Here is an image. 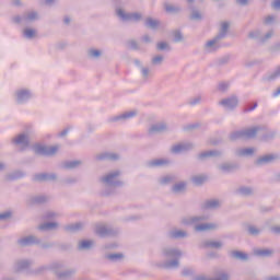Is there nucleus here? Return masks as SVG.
Instances as JSON below:
<instances>
[{
  "label": "nucleus",
  "instance_id": "nucleus-1",
  "mask_svg": "<svg viewBox=\"0 0 280 280\" xmlns=\"http://www.w3.org/2000/svg\"><path fill=\"white\" fill-rule=\"evenodd\" d=\"M206 220H209V217L207 215H195V217H184L180 220V223L184 224V226H194V231L196 233H205L206 231H215L218 229V224L215 223H200L205 222Z\"/></svg>",
  "mask_w": 280,
  "mask_h": 280
},
{
  "label": "nucleus",
  "instance_id": "nucleus-2",
  "mask_svg": "<svg viewBox=\"0 0 280 280\" xmlns=\"http://www.w3.org/2000/svg\"><path fill=\"white\" fill-rule=\"evenodd\" d=\"M120 177L121 171L114 170L100 177V180L105 187H124V182L119 179Z\"/></svg>",
  "mask_w": 280,
  "mask_h": 280
},
{
  "label": "nucleus",
  "instance_id": "nucleus-3",
  "mask_svg": "<svg viewBox=\"0 0 280 280\" xmlns=\"http://www.w3.org/2000/svg\"><path fill=\"white\" fill-rule=\"evenodd\" d=\"M62 268H65V262L54 261L50 264L42 265L35 269H32V271H30V275L38 277L47 272H56V270H62Z\"/></svg>",
  "mask_w": 280,
  "mask_h": 280
},
{
  "label": "nucleus",
  "instance_id": "nucleus-4",
  "mask_svg": "<svg viewBox=\"0 0 280 280\" xmlns=\"http://www.w3.org/2000/svg\"><path fill=\"white\" fill-rule=\"evenodd\" d=\"M262 130L261 127H249L247 129L234 131L230 135L231 141H237V139H255L257 137V132Z\"/></svg>",
  "mask_w": 280,
  "mask_h": 280
},
{
  "label": "nucleus",
  "instance_id": "nucleus-5",
  "mask_svg": "<svg viewBox=\"0 0 280 280\" xmlns=\"http://www.w3.org/2000/svg\"><path fill=\"white\" fill-rule=\"evenodd\" d=\"M116 16L120 19V21L131 23H140V21H143V14L140 12H126L121 8L116 9Z\"/></svg>",
  "mask_w": 280,
  "mask_h": 280
},
{
  "label": "nucleus",
  "instance_id": "nucleus-6",
  "mask_svg": "<svg viewBox=\"0 0 280 280\" xmlns=\"http://www.w3.org/2000/svg\"><path fill=\"white\" fill-rule=\"evenodd\" d=\"M96 234L100 237H115V235H119V229L106 224H97Z\"/></svg>",
  "mask_w": 280,
  "mask_h": 280
},
{
  "label": "nucleus",
  "instance_id": "nucleus-7",
  "mask_svg": "<svg viewBox=\"0 0 280 280\" xmlns=\"http://www.w3.org/2000/svg\"><path fill=\"white\" fill-rule=\"evenodd\" d=\"M14 97L16 104L23 105L27 104V102L34 97V94L32 93V90L22 88L14 92Z\"/></svg>",
  "mask_w": 280,
  "mask_h": 280
},
{
  "label": "nucleus",
  "instance_id": "nucleus-8",
  "mask_svg": "<svg viewBox=\"0 0 280 280\" xmlns=\"http://www.w3.org/2000/svg\"><path fill=\"white\" fill-rule=\"evenodd\" d=\"M254 128H262L257 131V135H258L260 141H264L265 143H268V141H272V139H275V137H277V132L268 129V127H266V125L254 126Z\"/></svg>",
  "mask_w": 280,
  "mask_h": 280
},
{
  "label": "nucleus",
  "instance_id": "nucleus-9",
  "mask_svg": "<svg viewBox=\"0 0 280 280\" xmlns=\"http://www.w3.org/2000/svg\"><path fill=\"white\" fill-rule=\"evenodd\" d=\"M219 106H222L225 110H235L240 106V98L237 95L228 96L219 102Z\"/></svg>",
  "mask_w": 280,
  "mask_h": 280
},
{
  "label": "nucleus",
  "instance_id": "nucleus-10",
  "mask_svg": "<svg viewBox=\"0 0 280 280\" xmlns=\"http://www.w3.org/2000/svg\"><path fill=\"white\" fill-rule=\"evenodd\" d=\"M34 266V260L32 259H20L16 260L14 264V271L15 272H26L30 275L32 272V267Z\"/></svg>",
  "mask_w": 280,
  "mask_h": 280
},
{
  "label": "nucleus",
  "instance_id": "nucleus-11",
  "mask_svg": "<svg viewBox=\"0 0 280 280\" xmlns=\"http://www.w3.org/2000/svg\"><path fill=\"white\" fill-rule=\"evenodd\" d=\"M276 161H279V154L269 153L256 159L254 165L257 167H262V165H270V163H275Z\"/></svg>",
  "mask_w": 280,
  "mask_h": 280
},
{
  "label": "nucleus",
  "instance_id": "nucleus-12",
  "mask_svg": "<svg viewBox=\"0 0 280 280\" xmlns=\"http://www.w3.org/2000/svg\"><path fill=\"white\" fill-rule=\"evenodd\" d=\"M55 275L58 280H73L75 275H78V269L77 268H68L65 270L56 269Z\"/></svg>",
  "mask_w": 280,
  "mask_h": 280
},
{
  "label": "nucleus",
  "instance_id": "nucleus-13",
  "mask_svg": "<svg viewBox=\"0 0 280 280\" xmlns=\"http://www.w3.org/2000/svg\"><path fill=\"white\" fill-rule=\"evenodd\" d=\"M196 148V144L192 142H182L178 144H175L171 148L172 154H183V152H190V150H194Z\"/></svg>",
  "mask_w": 280,
  "mask_h": 280
},
{
  "label": "nucleus",
  "instance_id": "nucleus-14",
  "mask_svg": "<svg viewBox=\"0 0 280 280\" xmlns=\"http://www.w3.org/2000/svg\"><path fill=\"white\" fill-rule=\"evenodd\" d=\"M137 115H139V112L137 109H132L129 112H125L120 115L110 117L109 121L112 124L115 121H128V119H133V117H137Z\"/></svg>",
  "mask_w": 280,
  "mask_h": 280
},
{
  "label": "nucleus",
  "instance_id": "nucleus-15",
  "mask_svg": "<svg viewBox=\"0 0 280 280\" xmlns=\"http://www.w3.org/2000/svg\"><path fill=\"white\" fill-rule=\"evenodd\" d=\"M172 165V161L170 159H153L147 162L145 166L149 170H156V167H167Z\"/></svg>",
  "mask_w": 280,
  "mask_h": 280
},
{
  "label": "nucleus",
  "instance_id": "nucleus-16",
  "mask_svg": "<svg viewBox=\"0 0 280 280\" xmlns=\"http://www.w3.org/2000/svg\"><path fill=\"white\" fill-rule=\"evenodd\" d=\"M19 246L25 247V246H38L40 244V238L35 235H28L24 236L20 240H18Z\"/></svg>",
  "mask_w": 280,
  "mask_h": 280
},
{
  "label": "nucleus",
  "instance_id": "nucleus-17",
  "mask_svg": "<svg viewBox=\"0 0 280 280\" xmlns=\"http://www.w3.org/2000/svg\"><path fill=\"white\" fill-rule=\"evenodd\" d=\"M133 65H136V67H138V69L140 70L143 82H148L150 78H152V70H150L149 67L143 66V63H141V60L135 59Z\"/></svg>",
  "mask_w": 280,
  "mask_h": 280
},
{
  "label": "nucleus",
  "instance_id": "nucleus-18",
  "mask_svg": "<svg viewBox=\"0 0 280 280\" xmlns=\"http://www.w3.org/2000/svg\"><path fill=\"white\" fill-rule=\"evenodd\" d=\"M58 152V147H45V145H36L35 153L40 154L42 156H54Z\"/></svg>",
  "mask_w": 280,
  "mask_h": 280
},
{
  "label": "nucleus",
  "instance_id": "nucleus-19",
  "mask_svg": "<svg viewBox=\"0 0 280 280\" xmlns=\"http://www.w3.org/2000/svg\"><path fill=\"white\" fill-rule=\"evenodd\" d=\"M220 40L217 36L213 37V39L208 40L205 46V52L206 54H213V51H218L220 49Z\"/></svg>",
  "mask_w": 280,
  "mask_h": 280
},
{
  "label": "nucleus",
  "instance_id": "nucleus-20",
  "mask_svg": "<svg viewBox=\"0 0 280 280\" xmlns=\"http://www.w3.org/2000/svg\"><path fill=\"white\" fill-rule=\"evenodd\" d=\"M121 155L115 152H102L95 155L96 161H119Z\"/></svg>",
  "mask_w": 280,
  "mask_h": 280
},
{
  "label": "nucleus",
  "instance_id": "nucleus-21",
  "mask_svg": "<svg viewBox=\"0 0 280 280\" xmlns=\"http://www.w3.org/2000/svg\"><path fill=\"white\" fill-rule=\"evenodd\" d=\"M162 253L164 257H167L168 259H178L182 257L183 252L176 247H166L162 249Z\"/></svg>",
  "mask_w": 280,
  "mask_h": 280
},
{
  "label": "nucleus",
  "instance_id": "nucleus-22",
  "mask_svg": "<svg viewBox=\"0 0 280 280\" xmlns=\"http://www.w3.org/2000/svg\"><path fill=\"white\" fill-rule=\"evenodd\" d=\"M167 124L166 122H156L150 126L148 129L149 135H161V132H166Z\"/></svg>",
  "mask_w": 280,
  "mask_h": 280
},
{
  "label": "nucleus",
  "instance_id": "nucleus-23",
  "mask_svg": "<svg viewBox=\"0 0 280 280\" xmlns=\"http://www.w3.org/2000/svg\"><path fill=\"white\" fill-rule=\"evenodd\" d=\"M14 145H21L22 148H30V136L27 133H20L12 139Z\"/></svg>",
  "mask_w": 280,
  "mask_h": 280
},
{
  "label": "nucleus",
  "instance_id": "nucleus-24",
  "mask_svg": "<svg viewBox=\"0 0 280 280\" xmlns=\"http://www.w3.org/2000/svg\"><path fill=\"white\" fill-rule=\"evenodd\" d=\"M222 156V151L219 150H210L201 152L198 155L199 161H205L206 159H215Z\"/></svg>",
  "mask_w": 280,
  "mask_h": 280
},
{
  "label": "nucleus",
  "instance_id": "nucleus-25",
  "mask_svg": "<svg viewBox=\"0 0 280 280\" xmlns=\"http://www.w3.org/2000/svg\"><path fill=\"white\" fill-rule=\"evenodd\" d=\"M218 170L219 172H221V174H232V172H235V170H237V164L225 162L219 164Z\"/></svg>",
  "mask_w": 280,
  "mask_h": 280
},
{
  "label": "nucleus",
  "instance_id": "nucleus-26",
  "mask_svg": "<svg viewBox=\"0 0 280 280\" xmlns=\"http://www.w3.org/2000/svg\"><path fill=\"white\" fill-rule=\"evenodd\" d=\"M187 231L183 230H172L168 232V237L171 240H185V237H188Z\"/></svg>",
  "mask_w": 280,
  "mask_h": 280
},
{
  "label": "nucleus",
  "instance_id": "nucleus-27",
  "mask_svg": "<svg viewBox=\"0 0 280 280\" xmlns=\"http://www.w3.org/2000/svg\"><path fill=\"white\" fill-rule=\"evenodd\" d=\"M63 229L65 231H67V233H78L79 231H82V229H84V223H70L65 225Z\"/></svg>",
  "mask_w": 280,
  "mask_h": 280
},
{
  "label": "nucleus",
  "instance_id": "nucleus-28",
  "mask_svg": "<svg viewBox=\"0 0 280 280\" xmlns=\"http://www.w3.org/2000/svg\"><path fill=\"white\" fill-rule=\"evenodd\" d=\"M171 191L173 194H185V191H187V182L183 180L174 184Z\"/></svg>",
  "mask_w": 280,
  "mask_h": 280
},
{
  "label": "nucleus",
  "instance_id": "nucleus-29",
  "mask_svg": "<svg viewBox=\"0 0 280 280\" xmlns=\"http://www.w3.org/2000/svg\"><path fill=\"white\" fill-rule=\"evenodd\" d=\"M5 180H21V178H25V172L23 171H13L5 175Z\"/></svg>",
  "mask_w": 280,
  "mask_h": 280
},
{
  "label": "nucleus",
  "instance_id": "nucleus-30",
  "mask_svg": "<svg viewBox=\"0 0 280 280\" xmlns=\"http://www.w3.org/2000/svg\"><path fill=\"white\" fill-rule=\"evenodd\" d=\"M24 25L28 23H34V21H38V12L36 11H28L23 14Z\"/></svg>",
  "mask_w": 280,
  "mask_h": 280
},
{
  "label": "nucleus",
  "instance_id": "nucleus-31",
  "mask_svg": "<svg viewBox=\"0 0 280 280\" xmlns=\"http://www.w3.org/2000/svg\"><path fill=\"white\" fill-rule=\"evenodd\" d=\"M254 255L256 257H261V258L272 257V255H275V250L268 249V248H256L254 249Z\"/></svg>",
  "mask_w": 280,
  "mask_h": 280
},
{
  "label": "nucleus",
  "instance_id": "nucleus-32",
  "mask_svg": "<svg viewBox=\"0 0 280 280\" xmlns=\"http://www.w3.org/2000/svg\"><path fill=\"white\" fill-rule=\"evenodd\" d=\"M104 52L97 48H89L88 49V58L90 60H100Z\"/></svg>",
  "mask_w": 280,
  "mask_h": 280
},
{
  "label": "nucleus",
  "instance_id": "nucleus-33",
  "mask_svg": "<svg viewBox=\"0 0 280 280\" xmlns=\"http://www.w3.org/2000/svg\"><path fill=\"white\" fill-rule=\"evenodd\" d=\"M230 257L232 259H237L238 261H248V254L240 250L230 252Z\"/></svg>",
  "mask_w": 280,
  "mask_h": 280
},
{
  "label": "nucleus",
  "instance_id": "nucleus-34",
  "mask_svg": "<svg viewBox=\"0 0 280 280\" xmlns=\"http://www.w3.org/2000/svg\"><path fill=\"white\" fill-rule=\"evenodd\" d=\"M231 27V24L229 22H223L221 24L219 34L217 35V37L221 40H224V38H226V34H229V28Z\"/></svg>",
  "mask_w": 280,
  "mask_h": 280
},
{
  "label": "nucleus",
  "instance_id": "nucleus-35",
  "mask_svg": "<svg viewBox=\"0 0 280 280\" xmlns=\"http://www.w3.org/2000/svg\"><path fill=\"white\" fill-rule=\"evenodd\" d=\"M202 209H220V200L208 199L202 203Z\"/></svg>",
  "mask_w": 280,
  "mask_h": 280
},
{
  "label": "nucleus",
  "instance_id": "nucleus-36",
  "mask_svg": "<svg viewBox=\"0 0 280 280\" xmlns=\"http://www.w3.org/2000/svg\"><path fill=\"white\" fill-rule=\"evenodd\" d=\"M178 180V177L176 175H166L159 178L160 185H170L172 183H176Z\"/></svg>",
  "mask_w": 280,
  "mask_h": 280
},
{
  "label": "nucleus",
  "instance_id": "nucleus-37",
  "mask_svg": "<svg viewBox=\"0 0 280 280\" xmlns=\"http://www.w3.org/2000/svg\"><path fill=\"white\" fill-rule=\"evenodd\" d=\"M95 245V242L93 241H80L78 244V250H91L93 246Z\"/></svg>",
  "mask_w": 280,
  "mask_h": 280
},
{
  "label": "nucleus",
  "instance_id": "nucleus-38",
  "mask_svg": "<svg viewBox=\"0 0 280 280\" xmlns=\"http://www.w3.org/2000/svg\"><path fill=\"white\" fill-rule=\"evenodd\" d=\"M235 154L236 156H253L255 154V149L253 148L236 149Z\"/></svg>",
  "mask_w": 280,
  "mask_h": 280
},
{
  "label": "nucleus",
  "instance_id": "nucleus-39",
  "mask_svg": "<svg viewBox=\"0 0 280 280\" xmlns=\"http://www.w3.org/2000/svg\"><path fill=\"white\" fill-rule=\"evenodd\" d=\"M145 27L149 30H158L159 25H161V22L159 20L152 19V18H147L144 21Z\"/></svg>",
  "mask_w": 280,
  "mask_h": 280
},
{
  "label": "nucleus",
  "instance_id": "nucleus-40",
  "mask_svg": "<svg viewBox=\"0 0 280 280\" xmlns=\"http://www.w3.org/2000/svg\"><path fill=\"white\" fill-rule=\"evenodd\" d=\"M164 9L165 12H167L168 14H178V12H180V7L178 5H174V4H170V3H164Z\"/></svg>",
  "mask_w": 280,
  "mask_h": 280
},
{
  "label": "nucleus",
  "instance_id": "nucleus-41",
  "mask_svg": "<svg viewBox=\"0 0 280 280\" xmlns=\"http://www.w3.org/2000/svg\"><path fill=\"white\" fill-rule=\"evenodd\" d=\"M180 266V262L178 261V258H173L172 260H167L164 262L163 268L166 270H172L174 268H178Z\"/></svg>",
  "mask_w": 280,
  "mask_h": 280
},
{
  "label": "nucleus",
  "instance_id": "nucleus-42",
  "mask_svg": "<svg viewBox=\"0 0 280 280\" xmlns=\"http://www.w3.org/2000/svg\"><path fill=\"white\" fill-rule=\"evenodd\" d=\"M236 191L237 194H240V196H253V194H255V190L253 189V187H246V186L240 187Z\"/></svg>",
  "mask_w": 280,
  "mask_h": 280
},
{
  "label": "nucleus",
  "instance_id": "nucleus-43",
  "mask_svg": "<svg viewBox=\"0 0 280 280\" xmlns=\"http://www.w3.org/2000/svg\"><path fill=\"white\" fill-rule=\"evenodd\" d=\"M58 226V223L56 222H46L38 226L39 231H54Z\"/></svg>",
  "mask_w": 280,
  "mask_h": 280
},
{
  "label": "nucleus",
  "instance_id": "nucleus-44",
  "mask_svg": "<svg viewBox=\"0 0 280 280\" xmlns=\"http://www.w3.org/2000/svg\"><path fill=\"white\" fill-rule=\"evenodd\" d=\"M23 38L27 40H32V38L36 37V30L34 28H24L22 33Z\"/></svg>",
  "mask_w": 280,
  "mask_h": 280
},
{
  "label": "nucleus",
  "instance_id": "nucleus-45",
  "mask_svg": "<svg viewBox=\"0 0 280 280\" xmlns=\"http://www.w3.org/2000/svg\"><path fill=\"white\" fill-rule=\"evenodd\" d=\"M82 165L81 161L74 160V161H68L63 163L65 170H75V167H80Z\"/></svg>",
  "mask_w": 280,
  "mask_h": 280
},
{
  "label": "nucleus",
  "instance_id": "nucleus-46",
  "mask_svg": "<svg viewBox=\"0 0 280 280\" xmlns=\"http://www.w3.org/2000/svg\"><path fill=\"white\" fill-rule=\"evenodd\" d=\"M206 248H222V242L220 241H206L203 243Z\"/></svg>",
  "mask_w": 280,
  "mask_h": 280
},
{
  "label": "nucleus",
  "instance_id": "nucleus-47",
  "mask_svg": "<svg viewBox=\"0 0 280 280\" xmlns=\"http://www.w3.org/2000/svg\"><path fill=\"white\" fill-rule=\"evenodd\" d=\"M247 233L249 235H253L254 237H257V235H260L261 229L255 226V225H248L247 226Z\"/></svg>",
  "mask_w": 280,
  "mask_h": 280
},
{
  "label": "nucleus",
  "instance_id": "nucleus-48",
  "mask_svg": "<svg viewBox=\"0 0 280 280\" xmlns=\"http://www.w3.org/2000/svg\"><path fill=\"white\" fill-rule=\"evenodd\" d=\"M231 62V55H224L223 57L217 59L218 67H224V65H229Z\"/></svg>",
  "mask_w": 280,
  "mask_h": 280
},
{
  "label": "nucleus",
  "instance_id": "nucleus-49",
  "mask_svg": "<svg viewBox=\"0 0 280 280\" xmlns=\"http://www.w3.org/2000/svg\"><path fill=\"white\" fill-rule=\"evenodd\" d=\"M163 60H165V58L162 55H158L151 59V65H153V67H161Z\"/></svg>",
  "mask_w": 280,
  "mask_h": 280
},
{
  "label": "nucleus",
  "instance_id": "nucleus-50",
  "mask_svg": "<svg viewBox=\"0 0 280 280\" xmlns=\"http://www.w3.org/2000/svg\"><path fill=\"white\" fill-rule=\"evenodd\" d=\"M202 102V96L197 95L194 97H190L187 102L188 106H198Z\"/></svg>",
  "mask_w": 280,
  "mask_h": 280
},
{
  "label": "nucleus",
  "instance_id": "nucleus-51",
  "mask_svg": "<svg viewBox=\"0 0 280 280\" xmlns=\"http://www.w3.org/2000/svg\"><path fill=\"white\" fill-rule=\"evenodd\" d=\"M105 259H108L109 261H119L120 259H124V254H107Z\"/></svg>",
  "mask_w": 280,
  "mask_h": 280
},
{
  "label": "nucleus",
  "instance_id": "nucleus-52",
  "mask_svg": "<svg viewBox=\"0 0 280 280\" xmlns=\"http://www.w3.org/2000/svg\"><path fill=\"white\" fill-rule=\"evenodd\" d=\"M229 89H231V83L229 82L223 81L218 84V91H220V93H226Z\"/></svg>",
  "mask_w": 280,
  "mask_h": 280
},
{
  "label": "nucleus",
  "instance_id": "nucleus-53",
  "mask_svg": "<svg viewBox=\"0 0 280 280\" xmlns=\"http://www.w3.org/2000/svg\"><path fill=\"white\" fill-rule=\"evenodd\" d=\"M158 51H170L171 47L167 42H160L156 44Z\"/></svg>",
  "mask_w": 280,
  "mask_h": 280
},
{
  "label": "nucleus",
  "instance_id": "nucleus-54",
  "mask_svg": "<svg viewBox=\"0 0 280 280\" xmlns=\"http://www.w3.org/2000/svg\"><path fill=\"white\" fill-rule=\"evenodd\" d=\"M47 200H48L47 196H43V195L33 197V202L35 205H45Z\"/></svg>",
  "mask_w": 280,
  "mask_h": 280
},
{
  "label": "nucleus",
  "instance_id": "nucleus-55",
  "mask_svg": "<svg viewBox=\"0 0 280 280\" xmlns=\"http://www.w3.org/2000/svg\"><path fill=\"white\" fill-rule=\"evenodd\" d=\"M248 38H250L252 40H261V32L252 31L248 33Z\"/></svg>",
  "mask_w": 280,
  "mask_h": 280
},
{
  "label": "nucleus",
  "instance_id": "nucleus-56",
  "mask_svg": "<svg viewBox=\"0 0 280 280\" xmlns=\"http://www.w3.org/2000/svg\"><path fill=\"white\" fill-rule=\"evenodd\" d=\"M190 21H202V14L198 10H192Z\"/></svg>",
  "mask_w": 280,
  "mask_h": 280
},
{
  "label": "nucleus",
  "instance_id": "nucleus-57",
  "mask_svg": "<svg viewBox=\"0 0 280 280\" xmlns=\"http://www.w3.org/2000/svg\"><path fill=\"white\" fill-rule=\"evenodd\" d=\"M33 180H36L37 183H45V182H47V173L36 174L34 176Z\"/></svg>",
  "mask_w": 280,
  "mask_h": 280
},
{
  "label": "nucleus",
  "instance_id": "nucleus-58",
  "mask_svg": "<svg viewBox=\"0 0 280 280\" xmlns=\"http://www.w3.org/2000/svg\"><path fill=\"white\" fill-rule=\"evenodd\" d=\"M173 38H174V43H183L184 40L183 33L180 31H175L173 33Z\"/></svg>",
  "mask_w": 280,
  "mask_h": 280
},
{
  "label": "nucleus",
  "instance_id": "nucleus-59",
  "mask_svg": "<svg viewBox=\"0 0 280 280\" xmlns=\"http://www.w3.org/2000/svg\"><path fill=\"white\" fill-rule=\"evenodd\" d=\"M127 45L129 49H133V51H139V43H137V40L130 39L127 42Z\"/></svg>",
  "mask_w": 280,
  "mask_h": 280
},
{
  "label": "nucleus",
  "instance_id": "nucleus-60",
  "mask_svg": "<svg viewBox=\"0 0 280 280\" xmlns=\"http://www.w3.org/2000/svg\"><path fill=\"white\" fill-rule=\"evenodd\" d=\"M191 180L194 183V185H202V183H205V177L197 175L191 177Z\"/></svg>",
  "mask_w": 280,
  "mask_h": 280
},
{
  "label": "nucleus",
  "instance_id": "nucleus-61",
  "mask_svg": "<svg viewBox=\"0 0 280 280\" xmlns=\"http://www.w3.org/2000/svg\"><path fill=\"white\" fill-rule=\"evenodd\" d=\"M257 106H258L257 102H255L253 105H247L244 107L243 113H252V110H255Z\"/></svg>",
  "mask_w": 280,
  "mask_h": 280
},
{
  "label": "nucleus",
  "instance_id": "nucleus-62",
  "mask_svg": "<svg viewBox=\"0 0 280 280\" xmlns=\"http://www.w3.org/2000/svg\"><path fill=\"white\" fill-rule=\"evenodd\" d=\"M210 280H229V273L226 272H220L217 278L210 279Z\"/></svg>",
  "mask_w": 280,
  "mask_h": 280
},
{
  "label": "nucleus",
  "instance_id": "nucleus-63",
  "mask_svg": "<svg viewBox=\"0 0 280 280\" xmlns=\"http://www.w3.org/2000/svg\"><path fill=\"white\" fill-rule=\"evenodd\" d=\"M12 218V212L11 211H5L0 213V220H10Z\"/></svg>",
  "mask_w": 280,
  "mask_h": 280
},
{
  "label": "nucleus",
  "instance_id": "nucleus-64",
  "mask_svg": "<svg viewBox=\"0 0 280 280\" xmlns=\"http://www.w3.org/2000/svg\"><path fill=\"white\" fill-rule=\"evenodd\" d=\"M272 23H275V18L272 15H268L267 18H265L264 20L265 25H272Z\"/></svg>",
  "mask_w": 280,
  "mask_h": 280
}]
</instances>
